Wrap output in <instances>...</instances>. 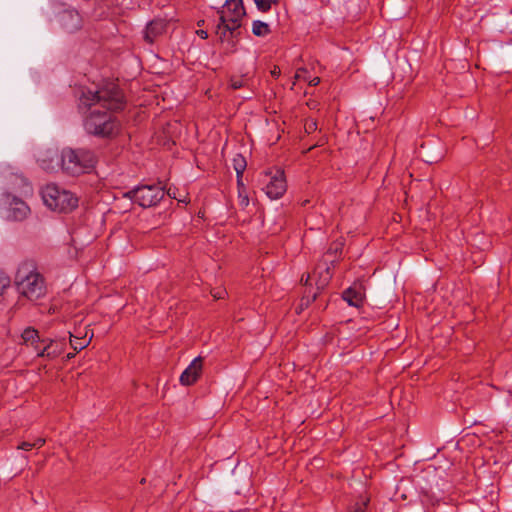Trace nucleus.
Returning a JSON list of instances; mask_svg holds the SVG:
<instances>
[{
	"label": "nucleus",
	"instance_id": "32",
	"mask_svg": "<svg viewBox=\"0 0 512 512\" xmlns=\"http://www.w3.org/2000/svg\"><path fill=\"white\" fill-rule=\"evenodd\" d=\"M271 74L276 77L280 74V70L277 67H274V69L271 71Z\"/></svg>",
	"mask_w": 512,
	"mask_h": 512
},
{
	"label": "nucleus",
	"instance_id": "9",
	"mask_svg": "<svg viewBox=\"0 0 512 512\" xmlns=\"http://www.w3.org/2000/svg\"><path fill=\"white\" fill-rule=\"evenodd\" d=\"M265 178H269L265 185V193L270 199H279L283 196L287 189L284 172L277 170L274 175L265 174Z\"/></svg>",
	"mask_w": 512,
	"mask_h": 512
},
{
	"label": "nucleus",
	"instance_id": "19",
	"mask_svg": "<svg viewBox=\"0 0 512 512\" xmlns=\"http://www.w3.org/2000/svg\"><path fill=\"white\" fill-rule=\"evenodd\" d=\"M256 7L261 12H267L271 9L273 4H277L278 0H254Z\"/></svg>",
	"mask_w": 512,
	"mask_h": 512
},
{
	"label": "nucleus",
	"instance_id": "30",
	"mask_svg": "<svg viewBox=\"0 0 512 512\" xmlns=\"http://www.w3.org/2000/svg\"><path fill=\"white\" fill-rule=\"evenodd\" d=\"M315 299H316V294H313L311 299L309 297H303L301 300L302 305H309V303Z\"/></svg>",
	"mask_w": 512,
	"mask_h": 512
},
{
	"label": "nucleus",
	"instance_id": "4",
	"mask_svg": "<svg viewBox=\"0 0 512 512\" xmlns=\"http://www.w3.org/2000/svg\"><path fill=\"white\" fill-rule=\"evenodd\" d=\"M44 204L55 212H70L78 205V198L69 190L50 183L41 191Z\"/></svg>",
	"mask_w": 512,
	"mask_h": 512
},
{
	"label": "nucleus",
	"instance_id": "3",
	"mask_svg": "<svg viewBox=\"0 0 512 512\" xmlns=\"http://www.w3.org/2000/svg\"><path fill=\"white\" fill-rule=\"evenodd\" d=\"M15 284L19 294L30 301H36L46 294L45 280L32 261L19 265Z\"/></svg>",
	"mask_w": 512,
	"mask_h": 512
},
{
	"label": "nucleus",
	"instance_id": "36",
	"mask_svg": "<svg viewBox=\"0 0 512 512\" xmlns=\"http://www.w3.org/2000/svg\"><path fill=\"white\" fill-rule=\"evenodd\" d=\"M204 21L201 20V21H198V26H200Z\"/></svg>",
	"mask_w": 512,
	"mask_h": 512
},
{
	"label": "nucleus",
	"instance_id": "31",
	"mask_svg": "<svg viewBox=\"0 0 512 512\" xmlns=\"http://www.w3.org/2000/svg\"><path fill=\"white\" fill-rule=\"evenodd\" d=\"M309 85L311 86H317L320 83L319 77H313L311 79H308Z\"/></svg>",
	"mask_w": 512,
	"mask_h": 512
},
{
	"label": "nucleus",
	"instance_id": "33",
	"mask_svg": "<svg viewBox=\"0 0 512 512\" xmlns=\"http://www.w3.org/2000/svg\"><path fill=\"white\" fill-rule=\"evenodd\" d=\"M308 105H309L310 108H315L316 107V104L314 102L308 103Z\"/></svg>",
	"mask_w": 512,
	"mask_h": 512
},
{
	"label": "nucleus",
	"instance_id": "12",
	"mask_svg": "<svg viewBox=\"0 0 512 512\" xmlns=\"http://www.w3.org/2000/svg\"><path fill=\"white\" fill-rule=\"evenodd\" d=\"M343 299L353 307H360L364 301V290L360 284H354L343 292Z\"/></svg>",
	"mask_w": 512,
	"mask_h": 512
},
{
	"label": "nucleus",
	"instance_id": "24",
	"mask_svg": "<svg viewBox=\"0 0 512 512\" xmlns=\"http://www.w3.org/2000/svg\"><path fill=\"white\" fill-rule=\"evenodd\" d=\"M245 85V80L242 78L231 79V87L233 89H239Z\"/></svg>",
	"mask_w": 512,
	"mask_h": 512
},
{
	"label": "nucleus",
	"instance_id": "7",
	"mask_svg": "<svg viewBox=\"0 0 512 512\" xmlns=\"http://www.w3.org/2000/svg\"><path fill=\"white\" fill-rule=\"evenodd\" d=\"M5 217L12 221H23L30 214V207L20 198L6 193L2 197Z\"/></svg>",
	"mask_w": 512,
	"mask_h": 512
},
{
	"label": "nucleus",
	"instance_id": "18",
	"mask_svg": "<svg viewBox=\"0 0 512 512\" xmlns=\"http://www.w3.org/2000/svg\"><path fill=\"white\" fill-rule=\"evenodd\" d=\"M180 383L189 386L192 383V362L186 367L180 376Z\"/></svg>",
	"mask_w": 512,
	"mask_h": 512
},
{
	"label": "nucleus",
	"instance_id": "13",
	"mask_svg": "<svg viewBox=\"0 0 512 512\" xmlns=\"http://www.w3.org/2000/svg\"><path fill=\"white\" fill-rule=\"evenodd\" d=\"M21 338L23 344L32 347L36 355L38 354V349L42 347L43 342H46L45 339L40 338L38 331L32 327L24 329Z\"/></svg>",
	"mask_w": 512,
	"mask_h": 512
},
{
	"label": "nucleus",
	"instance_id": "14",
	"mask_svg": "<svg viewBox=\"0 0 512 512\" xmlns=\"http://www.w3.org/2000/svg\"><path fill=\"white\" fill-rule=\"evenodd\" d=\"M233 23L232 22H223L220 20V23L217 26V35L221 41L227 40L228 42H231V47L234 46L233 39L235 38L236 34L238 33V29H232Z\"/></svg>",
	"mask_w": 512,
	"mask_h": 512
},
{
	"label": "nucleus",
	"instance_id": "21",
	"mask_svg": "<svg viewBox=\"0 0 512 512\" xmlns=\"http://www.w3.org/2000/svg\"><path fill=\"white\" fill-rule=\"evenodd\" d=\"M9 284V277L2 270H0V295L9 286Z\"/></svg>",
	"mask_w": 512,
	"mask_h": 512
},
{
	"label": "nucleus",
	"instance_id": "28",
	"mask_svg": "<svg viewBox=\"0 0 512 512\" xmlns=\"http://www.w3.org/2000/svg\"><path fill=\"white\" fill-rule=\"evenodd\" d=\"M306 73V70L305 69H298L296 74H295V79L296 80H300V79H303V80H308V78H306L304 76V74Z\"/></svg>",
	"mask_w": 512,
	"mask_h": 512
},
{
	"label": "nucleus",
	"instance_id": "34",
	"mask_svg": "<svg viewBox=\"0 0 512 512\" xmlns=\"http://www.w3.org/2000/svg\"><path fill=\"white\" fill-rule=\"evenodd\" d=\"M73 357H74V354H73V353H69V354L67 355V358H68V359H71V358H73Z\"/></svg>",
	"mask_w": 512,
	"mask_h": 512
},
{
	"label": "nucleus",
	"instance_id": "29",
	"mask_svg": "<svg viewBox=\"0 0 512 512\" xmlns=\"http://www.w3.org/2000/svg\"><path fill=\"white\" fill-rule=\"evenodd\" d=\"M194 34L198 35L202 39H206L208 37V33L206 30L199 29L194 31Z\"/></svg>",
	"mask_w": 512,
	"mask_h": 512
},
{
	"label": "nucleus",
	"instance_id": "16",
	"mask_svg": "<svg viewBox=\"0 0 512 512\" xmlns=\"http://www.w3.org/2000/svg\"><path fill=\"white\" fill-rule=\"evenodd\" d=\"M252 32L255 36L264 37L270 33V27L267 23L256 20L252 24Z\"/></svg>",
	"mask_w": 512,
	"mask_h": 512
},
{
	"label": "nucleus",
	"instance_id": "17",
	"mask_svg": "<svg viewBox=\"0 0 512 512\" xmlns=\"http://www.w3.org/2000/svg\"><path fill=\"white\" fill-rule=\"evenodd\" d=\"M90 340H91V338L86 339V338H78V337H75L74 339H72V335L70 334V345L75 351H81L82 349L87 347L88 344L90 343Z\"/></svg>",
	"mask_w": 512,
	"mask_h": 512
},
{
	"label": "nucleus",
	"instance_id": "22",
	"mask_svg": "<svg viewBox=\"0 0 512 512\" xmlns=\"http://www.w3.org/2000/svg\"><path fill=\"white\" fill-rule=\"evenodd\" d=\"M306 133L310 134L317 130V122L314 119H308L304 125Z\"/></svg>",
	"mask_w": 512,
	"mask_h": 512
},
{
	"label": "nucleus",
	"instance_id": "6",
	"mask_svg": "<svg viewBox=\"0 0 512 512\" xmlns=\"http://www.w3.org/2000/svg\"><path fill=\"white\" fill-rule=\"evenodd\" d=\"M165 192L159 185H142L126 193L131 200L141 207H151L163 199Z\"/></svg>",
	"mask_w": 512,
	"mask_h": 512
},
{
	"label": "nucleus",
	"instance_id": "2",
	"mask_svg": "<svg viewBox=\"0 0 512 512\" xmlns=\"http://www.w3.org/2000/svg\"><path fill=\"white\" fill-rule=\"evenodd\" d=\"M40 166L49 172L61 168L65 173L78 176L89 173L96 164V156L91 150L64 148L60 155L54 151L47 153L39 159Z\"/></svg>",
	"mask_w": 512,
	"mask_h": 512
},
{
	"label": "nucleus",
	"instance_id": "25",
	"mask_svg": "<svg viewBox=\"0 0 512 512\" xmlns=\"http://www.w3.org/2000/svg\"><path fill=\"white\" fill-rule=\"evenodd\" d=\"M17 449L29 451L33 449L32 441H23L18 446Z\"/></svg>",
	"mask_w": 512,
	"mask_h": 512
},
{
	"label": "nucleus",
	"instance_id": "23",
	"mask_svg": "<svg viewBox=\"0 0 512 512\" xmlns=\"http://www.w3.org/2000/svg\"><path fill=\"white\" fill-rule=\"evenodd\" d=\"M238 187H239L240 204H241V206L246 207L249 204V198L246 194H244V185L243 184H242V186L238 185Z\"/></svg>",
	"mask_w": 512,
	"mask_h": 512
},
{
	"label": "nucleus",
	"instance_id": "10",
	"mask_svg": "<svg viewBox=\"0 0 512 512\" xmlns=\"http://www.w3.org/2000/svg\"><path fill=\"white\" fill-rule=\"evenodd\" d=\"M42 347L38 349L37 357L47 360H53L61 355L65 350V342L60 339H45Z\"/></svg>",
	"mask_w": 512,
	"mask_h": 512
},
{
	"label": "nucleus",
	"instance_id": "35",
	"mask_svg": "<svg viewBox=\"0 0 512 512\" xmlns=\"http://www.w3.org/2000/svg\"><path fill=\"white\" fill-rule=\"evenodd\" d=\"M198 217L203 218L204 217L203 213L199 212Z\"/></svg>",
	"mask_w": 512,
	"mask_h": 512
},
{
	"label": "nucleus",
	"instance_id": "27",
	"mask_svg": "<svg viewBox=\"0 0 512 512\" xmlns=\"http://www.w3.org/2000/svg\"><path fill=\"white\" fill-rule=\"evenodd\" d=\"M45 444V439L38 437L34 441H32L33 448H41Z\"/></svg>",
	"mask_w": 512,
	"mask_h": 512
},
{
	"label": "nucleus",
	"instance_id": "5",
	"mask_svg": "<svg viewBox=\"0 0 512 512\" xmlns=\"http://www.w3.org/2000/svg\"><path fill=\"white\" fill-rule=\"evenodd\" d=\"M53 21L66 33H75L83 26V18L79 11L66 4L55 7Z\"/></svg>",
	"mask_w": 512,
	"mask_h": 512
},
{
	"label": "nucleus",
	"instance_id": "20",
	"mask_svg": "<svg viewBox=\"0 0 512 512\" xmlns=\"http://www.w3.org/2000/svg\"><path fill=\"white\" fill-rule=\"evenodd\" d=\"M194 382H196L202 370V358L200 356L194 358Z\"/></svg>",
	"mask_w": 512,
	"mask_h": 512
},
{
	"label": "nucleus",
	"instance_id": "1",
	"mask_svg": "<svg viewBox=\"0 0 512 512\" xmlns=\"http://www.w3.org/2000/svg\"><path fill=\"white\" fill-rule=\"evenodd\" d=\"M79 106L87 107L89 110L84 119V128L89 134L98 137H114L120 132V122L110 113L124 107L123 94L116 86L96 91H83Z\"/></svg>",
	"mask_w": 512,
	"mask_h": 512
},
{
	"label": "nucleus",
	"instance_id": "8",
	"mask_svg": "<svg viewBox=\"0 0 512 512\" xmlns=\"http://www.w3.org/2000/svg\"><path fill=\"white\" fill-rule=\"evenodd\" d=\"M220 20L223 22H232V29L241 27V20L245 16V8L242 0H225L222 9L219 11Z\"/></svg>",
	"mask_w": 512,
	"mask_h": 512
},
{
	"label": "nucleus",
	"instance_id": "11",
	"mask_svg": "<svg viewBox=\"0 0 512 512\" xmlns=\"http://www.w3.org/2000/svg\"><path fill=\"white\" fill-rule=\"evenodd\" d=\"M167 21L163 19H154L149 22L144 32L146 42L152 44L167 31Z\"/></svg>",
	"mask_w": 512,
	"mask_h": 512
},
{
	"label": "nucleus",
	"instance_id": "15",
	"mask_svg": "<svg viewBox=\"0 0 512 512\" xmlns=\"http://www.w3.org/2000/svg\"><path fill=\"white\" fill-rule=\"evenodd\" d=\"M233 166H234V169L237 174L238 185L242 186V174L246 168V161H245L244 157H242L241 155H237L233 159Z\"/></svg>",
	"mask_w": 512,
	"mask_h": 512
},
{
	"label": "nucleus",
	"instance_id": "26",
	"mask_svg": "<svg viewBox=\"0 0 512 512\" xmlns=\"http://www.w3.org/2000/svg\"><path fill=\"white\" fill-rule=\"evenodd\" d=\"M324 273H325V275L321 279V282H320L321 287H324L327 284V282L329 281V279L331 278L330 269L328 267L325 268Z\"/></svg>",
	"mask_w": 512,
	"mask_h": 512
}]
</instances>
